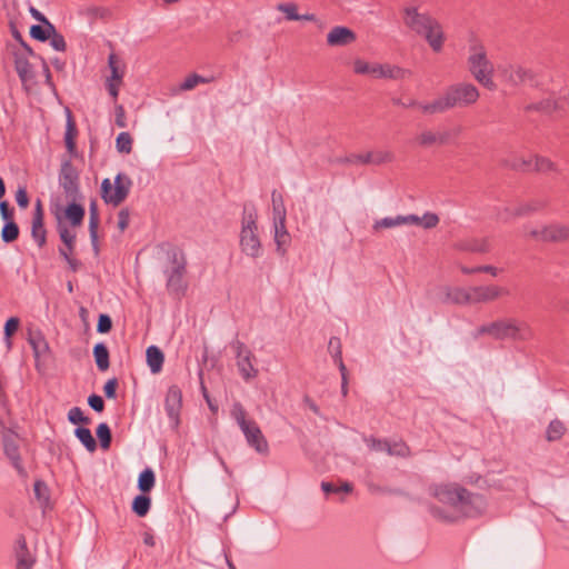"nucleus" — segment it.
I'll return each mask as SVG.
<instances>
[{
  "instance_id": "nucleus-1",
  "label": "nucleus",
  "mask_w": 569,
  "mask_h": 569,
  "mask_svg": "<svg viewBox=\"0 0 569 569\" xmlns=\"http://www.w3.org/2000/svg\"><path fill=\"white\" fill-rule=\"evenodd\" d=\"M428 492L443 507L429 505L428 511L436 520L443 523H456L466 518L483 515L487 501L480 493H475L457 483H433Z\"/></svg>"
},
{
  "instance_id": "nucleus-2",
  "label": "nucleus",
  "mask_w": 569,
  "mask_h": 569,
  "mask_svg": "<svg viewBox=\"0 0 569 569\" xmlns=\"http://www.w3.org/2000/svg\"><path fill=\"white\" fill-rule=\"evenodd\" d=\"M405 26L415 34L423 38L432 51L440 52L446 36L442 24L428 11H420L417 6H407L402 10Z\"/></svg>"
},
{
  "instance_id": "nucleus-3",
  "label": "nucleus",
  "mask_w": 569,
  "mask_h": 569,
  "mask_svg": "<svg viewBox=\"0 0 569 569\" xmlns=\"http://www.w3.org/2000/svg\"><path fill=\"white\" fill-rule=\"evenodd\" d=\"M479 90L472 83L461 82L449 86L443 94L432 102L420 104L425 113H442L453 108H465L477 102Z\"/></svg>"
},
{
  "instance_id": "nucleus-4",
  "label": "nucleus",
  "mask_w": 569,
  "mask_h": 569,
  "mask_svg": "<svg viewBox=\"0 0 569 569\" xmlns=\"http://www.w3.org/2000/svg\"><path fill=\"white\" fill-rule=\"evenodd\" d=\"M239 248L244 256L251 259H258L263 254L258 227V211L252 202H246L243 204L239 232Z\"/></svg>"
},
{
  "instance_id": "nucleus-5",
  "label": "nucleus",
  "mask_w": 569,
  "mask_h": 569,
  "mask_svg": "<svg viewBox=\"0 0 569 569\" xmlns=\"http://www.w3.org/2000/svg\"><path fill=\"white\" fill-rule=\"evenodd\" d=\"M467 62L470 73L480 84L489 90L496 89V83L492 79L493 66L487 57L483 44L477 41L470 44Z\"/></svg>"
},
{
  "instance_id": "nucleus-6",
  "label": "nucleus",
  "mask_w": 569,
  "mask_h": 569,
  "mask_svg": "<svg viewBox=\"0 0 569 569\" xmlns=\"http://www.w3.org/2000/svg\"><path fill=\"white\" fill-rule=\"evenodd\" d=\"M490 337L496 340H526L531 337V330L516 319H499L490 322Z\"/></svg>"
},
{
  "instance_id": "nucleus-7",
  "label": "nucleus",
  "mask_w": 569,
  "mask_h": 569,
  "mask_svg": "<svg viewBox=\"0 0 569 569\" xmlns=\"http://www.w3.org/2000/svg\"><path fill=\"white\" fill-rule=\"evenodd\" d=\"M131 184V179L122 173L117 174L114 186H112L110 179H103L101 182V197L106 203L119 206L128 197Z\"/></svg>"
},
{
  "instance_id": "nucleus-8",
  "label": "nucleus",
  "mask_w": 569,
  "mask_h": 569,
  "mask_svg": "<svg viewBox=\"0 0 569 569\" xmlns=\"http://www.w3.org/2000/svg\"><path fill=\"white\" fill-rule=\"evenodd\" d=\"M58 180L67 198L73 201L80 198V174L70 159L61 162Z\"/></svg>"
},
{
  "instance_id": "nucleus-9",
  "label": "nucleus",
  "mask_w": 569,
  "mask_h": 569,
  "mask_svg": "<svg viewBox=\"0 0 569 569\" xmlns=\"http://www.w3.org/2000/svg\"><path fill=\"white\" fill-rule=\"evenodd\" d=\"M171 262L173 267L167 273V290L170 295L180 297L187 289V284L183 280L187 261L182 254L179 256L174 252L171 257Z\"/></svg>"
},
{
  "instance_id": "nucleus-10",
  "label": "nucleus",
  "mask_w": 569,
  "mask_h": 569,
  "mask_svg": "<svg viewBox=\"0 0 569 569\" xmlns=\"http://www.w3.org/2000/svg\"><path fill=\"white\" fill-rule=\"evenodd\" d=\"M499 72L502 80L513 87L525 83H529L531 86L537 84V79L532 70L518 63L501 66L499 67Z\"/></svg>"
},
{
  "instance_id": "nucleus-11",
  "label": "nucleus",
  "mask_w": 569,
  "mask_h": 569,
  "mask_svg": "<svg viewBox=\"0 0 569 569\" xmlns=\"http://www.w3.org/2000/svg\"><path fill=\"white\" fill-rule=\"evenodd\" d=\"M182 408V391L177 385L168 388L164 398V410L169 418L170 426L177 429L180 425V412Z\"/></svg>"
},
{
  "instance_id": "nucleus-12",
  "label": "nucleus",
  "mask_w": 569,
  "mask_h": 569,
  "mask_svg": "<svg viewBox=\"0 0 569 569\" xmlns=\"http://www.w3.org/2000/svg\"><path fill=\"white\" fill-rule=\"evenodd\" d=\"M247 443L252 447L258 453L267 455L269 452V445L266 437L262 435L261 429L253 420L248 425L240 428Z\"/></svg>"
},
{
  "instance_id": "nucleus-13",
  "label": "nucleus",
  "mask_w": 569,
  "mask_h": 569,
  "mask_svg": "<svg viewBox=\"0 0 569 569\" xmlns=\"http://www.w3.org/2000/svg\"><path fill=\"white\" fill-rule=\"evenodd\" d=\"M509 295V290L496 284L490 286H477L471 288V302L482 303L490 302L498 299L501 296Z\"/></svg>"
},
{
  "instance_id": "nucleus-14",
  "label": "nucleus",
  "mask_w": 569,
  "mask_h": 569,
  "mask_svg": "<svg viewBox=\"0 0 569 569\" xmlns=\"http://www.w3.org/2000/svg\"><path fill=\"white\" fill-rule=\"evenodd\" d=\"M393 159V156L389 151H368L365 153H352L346 158V162L348 163H360V164H382L386 162H390Z\"/></svg>"
},
{
  "instance_id": "nucleus-15",
  "label": "nucleus",
  "mask_w": 569,
  "mask_h": 569,
  "mask_svg": "<svg viewBox=\"0 0 569 569\" xmlns=\"http://www.w3.org/2000/svg\"><path fill=\"white\" fill-rule=\"evenodd\" d=\"M356 33L342 26L333 27L327 34V43L330 47H345L356 40Z\"/></svg>"
},
{
  "instance_id": "nucleus-16",
  "label": "nucleus",
  "mask_w": 569,
  "mask_h": 569,
  "mask_svg": "<svg viewBox=\"0 0 569 569\" xmlns=\"http://www.w3.org/2000/svg\"><path fill=\"white\" fill-rule=\"evenodd\" d=\"M3 451L7 458L10 460L13 468L18 471L19 475L24 476L26 470L23 468L20 452H19V446L14 441V439L10 436L3 437Z\"/></svg>"
},
{
  "instance_id": "nucleus-17",
  "label": "nucleus",
  "mask_w": 569,
  "mask_h": 569,
  "mask_svg": "<svg viewBox=\"0 0 569 569\" xmlns=\"http://www.w3.org/2000/svg\"><path fill=\"white\" fill-rule=\"evenodd\" d=\"M373 78L377 79H403L410 71L389 63H375Z\"/></svg>"
},
{
  "instance_id": "nucleus-18",
  "label": "nucleus",
  "mask_w": 569,
  "mask_h": 569,
  "mask_svg": "<svg viewBox=\"0 0 569 569\" xmlns=\"http://www.w3.org/2000/svg\"><path fill=\"white\" fill-rule=\"evenodd\" d=\"M569 239V226L562 223H550L542 226L543 242H560Z\"/></svg>"
},
{
  "instance_id": "nucleus-19",
  "label": "nucleus",
  "mask_w": 569,
  "mask_h": 569,
  "mask_svg": "<svg viewBox=\"0 0 569 569\" xmlns=\"http://www.w3.org/2000/svg\"><path fill=\"white\" fill-rule=\"evenodd\" d=\"M28 342L32 348L36 359L46 356L50 351L49 343L42 331L39 329H30L28 331Z\"/></svg>"
},
{
  "instance_id": "nucleus-20",
  "label": "nucleus",
  "mask_w": 569,
  "mask_h": 569,
  "mask_svg": "<svg viewBox=\"0 0 569 569\" xmlns=\"http://www.w3.org/2000/svg\"><path fill=\"white\" fill-rule=\"evenodd\" d=\"M14 58V69L21 80V82L26 83L33 79L34 73L31 63L29 62L27 56L21 53L19 50L13 51Z\"/></svg>"
},
{
  "instance_id": "nucleus-21",
  "label": "nucleus",
  "mask_w": 569,
  "mask_h": 569,
  "mask_svg": "<svg viewBox=\"0 0 569 569\" xmlns=\"http://www.w3.org/2000/svg\"><path fill=\"white\" fill-rule=\"evenodd\" d=\"M254 356L251 351H246L243 357L237 359V367L244 381H249L258 376V369L253 365Z\"/></svg>"
},
{
  "instance_id": "nucleus-22",
  "label": "nucleus",
  "mask_w": 569,
  "mask_h": 569,
  "mask_svg": "<svg viewBox=\"0 0 569 569\" xmlns=\"http://www.w3.org/2000/svg\"><path fill=\"white\" fill-rule=\"evenodd\" d=\"M100 218L97 203L92 201L89 207V234L92 249L96 254L99 253L98 227Z\"/></svg>"
},
{
  "instance_id": "nucleus-23",
  "label": "nucleus",
  "mask_w": 569,
  "mask_h": 569,
  "mask_svg": "<svg viewBox=\"0 0 569 569\" xmlns=\"http://www.w3.org/2000/svg\"><path fill=\"white\" fill-rule=\"evenodd\" d=\"M273 231H274V242L277 246V251L280 254H284L286 246L290 242V234L286 227V219L273 220Z\"/></svg>"
},
{
  "instance_id": "nucleus-24",
  "label": "nucleus",
  "mask_w": 569,
  "mask_h": 569,
  "mask_svg": "<svg viewBox=\"0 0 569 569\" xmlns=\"http://www.w3.org/2000/svg\"><path fill=\"white\" fill-rule=\"evenodd\" d=\"M457 248L461 251L485 253L490 250V242L488 238H471L459 241Z\"/></svg>"
},
{
  "instance_id": "nucleus-25",
  "label": "nucleus",
  "mask_w": 569,
  "mask_h": 569,
  "mask_svg": "<svg viewBox=\"0 0 569 569\" xmlns=\"http://www.w3.org/2000/svg\"><path fill=\"white\" fill-rule=\"evenodd\" d=\"M19 546L16 551L17 566L16 569H32L34 558L30 553L24 538H20Z\"/></svg>"
},
{
  "instance_id": "nucleus-26",
  "label": "nucleus",
  "mask_w": 569,
  "mask_h": 569,
  "mask_svg": "<svg viewBox=\"0 0 569 569\" xmlns=\"http://www.w3.org/2000/svg\"><path fill=\"white\" fill-rule=\"evenodd\" d=\"M445 302L455 305H468L471 302V288L466 290L459 287H447Z\"/></svg>"
},
{
  "instance_id": "nucleus-27",
  "label": "nucleus",
  "mask_w": 569,
  "mask_h": 569,
  "mask_svg": "<svg viewBox=\"0 0 569 569\" xmlns=\"http://www.w3.org/2000/svg\"><path fill=\"white\" fill-rule=\"evenodd\" d=\"M78 13L90 23H93L99 19L103 20L110 17V10L101 6H83L79 9Z\"/></svg>"
},
{
  "instance_id": "nucleus-28",
  "label": "nucleus",
  "mask_w": 569,
  "mask_h": 569,
  "mask_svg": "<svg viewBox=\"0 0 569 569\" xmlns=\"http://www.w3.org/2000/svg\"><path fill=\"white\" fill-rule=\"evenodd\" d=\"M147 363L152 373H158L163 366L164 356L163 352L157 346H150L147 348Z\"/></svg>"
},
{
  "instance_id": "nucleus-29",
  "label": "nucleus",
  "mask_w": 569,
  "mask_h": 569,
  "mask_svg": "<svg viewBox=\"0 0 569 569\" xmlns=\"http://www.w3.org/2000/svg\"><path fill=\"white\" fill-rule=\"evenodd\" d=\"M547 202L541 199L531 200L529 202L520 203L515 207V211L512 212L513 217H527L535 212L540 211L546 207Z\"/></svg>"
},
{
  "instance_id": "nucleus-30",
  "label": "nucleus",
  "mask_w": 569,
  "mask_h": 569,
  "mask_svg": "<svg viewBox=\"0 0 569 569\" xmlns=\"http://www.w3.org/2000/svg\"><path fill=\"white\" fill-rule=\"evenodd\" d=\"M76 136H77V128L76 123L72 119L71 112L67 110V124H66V132H64V143L67 150L73 154L76 152Z\"/></svg>"
},
{
  "instance_id": "nucleus-31",
  "label": "nucleus",
  "mask_w": 569,
  "mask_h": 569,
  "mask_svg": "<svg viewBox=\"0 0 569 569\" xmlns=\"http://www.w3.org/2000/svg\"><path fill=\"white\" fill-rule=\"evenodd\" d=\"M557 108H558L557 102L553 99H551V98H547V99H543V100H541L539 102H532V103L526 104L523 107V110L527 113H529V112H540V113H545V114H550Z\"/></svg>"
},
{
  "instance_id": "nucleus-32",
  "label": "nucleus",
  "mask_w": 569,
  "mask_h": 569,
  "mask_svg": "<svg viewBox=\"0 0 569 569\" xmlns=\"http://www.w3.org/2000/svg\"><path fill=\"white\" fill-rule=\"evenodd\" d=\"M93 357L100 371H106L110 366L109 350L103 342H98L93 347Z\"/></svg>"
},
{
  "instance_id": "nucleus-33",
  "label": "nucleus",
  "mask_w": 569,
  "mask_h": 569,
  "mask_svg": "<svg viewBox=\"0 0 569 569\" xmlns=\"http://www.w3.org/2000/svg\"><path fill=\"white\" fill-rule=\"evenodd\" d=\"M64 214L73 227H78L82 223L86 211L81 204L72 200V202L67 206Z\"/></svg>"
},
{
  "instance_id": "nucleus-34",
  "label": "nucleus",
  "mask_w": 569,
  "mask_h": 569,
  "mask_svg": "<svg viewBox=\"0 0 569 569\" xmlns=\"http://www.w3.org/2000/svg\"><path fill=\"white\" fill-rule=\"evenodd\" d=\"M54 26L49 21L42 24H32L30 28V37L34 40L44 42L54 33Z\"/></svg>"
},
{
  "instance_id": "nucleus-35",
  "label": "nucleus",
  "mask_w": 569,
  "mask_h": 569,
  "mask_svg": "<svg viewBox=\"0 0 569 569\" xmlns=\"http://www.w3.org/2000/svg\"><path fill=\"white\" fill-rule=\"evenodd\" d=\"M74 436L89 452L96 451L97 442H96L90 429H88L86 427H78L74 430Z\"/></svg>"
},
{
  "instance_id": "nucleus-36",
  "label": "nucleus",
  "mask_w": 569,
  "mask_h": 569,
  "mask_svg": "<svg viewBox=\"0 0 569 569\" xmlns=\"http://www.w3.org/2000/svg\"><path fill=\"white\" fill-rule=\"evenodd\" d=\"M150 507H151V499L149 496L144 495L143 492L141 495L136 496L132 501V505H131L132 511L138 517H144L149 512Z\"/></svg>"
},
{
  "instance_id": "nucleus-37",
  "label": "nucleus",
  "mask_w": 569,
  "mask_h": 569,
  "mask_svg": "<svg viewBox=\"0 0 569 569\" xmlns=\"http://www.w3.org/2000/svg\"><path fill=\"white\" fill-rule=\"evenodd\" d=\"M156 482V476L151 468H146L142 470L138 478V489L146 493L149 492L153 487Z\"/></svg>"
},
{
  "instance_id": "nucleus-38",
  "label": "nucleus",
  "mask_w": 569,
  "mask_h": 569,
  "mask_svg": "<svg viewBox=\"0 0 569 569\" xmlns=\"http://www.w3.org/2000/svg\"><path fill=\"white\" fill-rule=\"evenodd\" d=\"M272 201V214L273 220H280L287 218V210L284 207L283 198L277 190H273L271 193Z\"/></svg>"
},
{
  "instance_id": "nucleus-39",
  "label": "nucleus",
  "mask_w": 569,
  "mask_h": 569,
  "mask_svg": "<svg viewBox=\"0 0 569 569\" xmlns=\"http://www.w3.org/2000/svg\"><path fill=\"white\" fill-rule=\"evenodd\" d=\"M31 237L37 242L39 248H42L44 246L47 239V231L44 229L43 221L39 220V218L32 219Z\"/></svg>"
},
{
  "instance_id": "nucleus-40",
  "label": "nucleus",
  "mask_w": 569,
  "mask_h": 569,
  "mask_svg": "<svg viewBox=\"0 0 569 569\" xmlns=\"http://www.w3.org/2000/svg\"><path fill=\"white\" fill-rule=\"evenodd\" d=\"M333 343H337V352L333 355V360L338 365L339 371L341 373V380L348 379V371L347 367L342 360V351H341V343L340 339L337 337H332L329 340V348L333 347Z\"/></svg>"
},
{
  "instance_id": "nucleus-41",
  "label": "nucleus",
  "mask_w": 569,
  "mask_h": 569,
  "mask_svg": "<svg viewBox=\"0 0 569 569\" xmlns=\"http://www.w3.org/2000/svg\"><path fill=\"white\" fill-rule=\"evenodd\" d=\"M387 453L389 456L407 458L411 456V450L410 447L403 440H398L393 441L392 443L389 442Z\"/></svg>"
},
{
  "instance_id": "nucleus-42",
  "label": "nucleus",
  "mask_w": 569,
  "mask_h": 569,
  "mask_svg": "<svg viewBox=\"0 0 569 569\" xmlns=\"http://www.w3.org/2000/svg\"><path fill=\"white\" fill-rule=\"evenodd\" d=\"M565 430V425L560 420L555 419L547 427L546 438L548 441H557L563 436Z\"/></svg>"
},
{
  "instance_id": "nucleus-43",
  "label": "nucleus",
  "mask_w": 569,
  "mask_h": 569,
  "mask_svg": "<svg viewBox=\"0 0 569 569\" xmlns=\"http://www.w3.org/2000/svg\"><path fill=\"white\" fill-rule=\"evenodd\" d=\"M96 435L99 439L100 447L104 450L109 449L110 445H111L112 436H111L110 427L108 426L107 422H101L98 425Z\"/></svg>"
},
{
  "instance_id": "nucleus-44",
  "label": "nucleus",
  "mask_w": 569,
  "mask_h": 569,
  "mask_svg": "<svg viewBox=\"0 0 569 569\" xmlns=\"http://www.w3.org/2000/svg\"><path fill=\"white\" fill-rule=\"evenodd\" d=\"M132 142L131 134L127 131H122L116 139V148L119 152L128 154L132 151Z\"/></svg>"
},
{
  "instance_id": "nucleus-45",
  "label": "nucleus",
  "mask_w": 569,
  "mask_h": 569,
  "mask_svg": "<svg viewBox=\"0 0 569 569\" xmlns=\"http://www.w3.org/2000/svg\"><path fill=\"white\" fill-rule=\"evenodd\" d=\"M210 81V78H204L198 73H192L180 83L179 88L182 91H188L192 90L196 86L200 83H209Z\"/></svg>"
},
{
  "instance_id": "nucleus-46",
  "label": "nucleus",
  "mask_w": 569,
  "mask_h": 569,
  "mask_svg": "<svg viewBox=\"0 0 569 569\" xmlns=\"http://www.w3.org/2000/svg\"><path fill=\"white\" fill-rule=\"evenodd\" d=\"M19 236V227L14 221H8L4 223L1 230V239L6 243L14 241Z\"/></svg>"
},
{
  "instance_id": "nucleus-47",
  "label": "nucleus",
  "mask_w": 569,
  "mask_h": 569,
  "mask_svg": "<svg viewBox=\"0 0 569 569\" xmlns=\"http://www.w3.org/2000/svg\"><path fill=\"white\" fill-rule=\"evenodd\" d=\"M58 232L63 244L69 249V251H73L76 233L70 231L66 226L61 223L58 224Z\"/></svg>"
},
{
  "instance_id": "nucleus-48",
  "label": "nucleus",
  "mask_w": 569,
  "mask_h": 569,
  "mask_svg": "<svg viewBox=\"0 0 569 569\" xmlns=\"http://www.w3.org/2000/svg\"><path fill=\"white\" fill-rule=\"evenodd\" d=\"M231 417L236 420L239 428L248 425L252 420L247 419V412L240 402H234L231 409Z\"/></svg>"
},
{
  "instance_id": "nucleus-49",
  "label": "nucleus",
  "mask_w": 569,
  "mask_h": 569,
  "mask_svg": "<svg viewBox=\"0 0 569 569\" xmlns=\"http://www.w3.org/2000/svg\"><path fill=\"white\" fill-rule=\"evenodd\" d=\"M33 492L41 506H47L49 502V490L44 481L37 480L33 485Z\"/></svg>"
},
{
  "instance_id": "nucleus-50",
  "label": "nucleus",
  "mask_w": 569,
  "mask_h": 569,
  "mask_svg": "<svg viewBox=\"0 0 569 569\" xmlns=\"http://www.w3.org/2000/svg\"><path fill=\"white\" fill-rule=\"evenodd\" d=\"M399 226H402L401 214L396 217H385L380 220H376L372 228L373 230L378 231L382 228H395Z\"/></svg>"
},
{
  "instance_id": "nucleus-51",
  "label": "nucleus",
  "mask_w": 569,
  "mask_h": 569,
  "mask_svg": "<svg viewBox=\"0 0 569 569\" xmlns=\"http://www.w3.org/2000/svg\"><path fill=\"white\" fill-rule=\"evenodd\" d=\"M297 4L293 2L279 3L277 10L286 14V19L290 21L300 20V14L297 12Z\"/></svg>"
},
{
  "instance_id": "nucleus-52",
  "label": "nucleus",
  "mask_w": 569,
  "mask_h": 569,
  "mask_svg": "<svg viewBox=\"0 0 569 569\" xmlns=\"http://www.w3.org/2000/svg\"><path fill=\"white\" fill-rule=\"evenodd\" d=\"M108 66L111 71V76L107 80H111L118 83L122 82L123 72H121L117 66V56L110 53L108 57Z\"/></svg>"
},
{
  "instance_id": "nucleus-53",
  "label": "nucleus",
  "mask_w": 569,
  "mask_h": 569,
  "mask_svg": "<svg viewBox=\"0 0 569 569\" xmlns=\"http://www.w3.org/2000/svg\"><path fill=\"white\" fill-rule=\"evenodd\" d=\"M68 420L73 425H89L90 418L83 415V411L79 407H73L68 412Z\"/></svg>"
},
{
  "instance_id": "nucleus-54",
  "label": "nucleus",
  "mask_w": 569,
  "mask_h": 569,
  "mask_svg": "<svg viewBox=\"0 0 569 569\" xmlns=\"http://www.w3.org/2000/svg\"><path fill=\"white\" fill-rule=\"evenodd\" d=\"M375 63H369L362 59L353 61V72L356 74H370L373 77Z\"/></svg>"
},
{
  "instance_id": "nucleus-55",
  "label": "nucleus",
  "mask_w": 569,
  "mask_h": 569,
  "mask_svg": "<svg viewBox=\"0 0 569 569\" xmlns=\"http://www.w3.org/2000/svg\"><path fill=\"white\" fill-rule=\"evenodd\" d=\"M20 320L17 317L9 318L4 323V338L7 340V345L11 346V336L18 330Z\"/></svg>"
},
{
  "instance_id": "nucleus-56",
  "label": "nucleus",
  "mask_w": 569,
  "mask_h": 569,
  "mask_svg": "<svg viewBox=\"0 0 569 569\" xmlns=\"http://www.w3.org/2000/svg\"><path fill=\"white\" fill-rule=\"evenodd\" d=\"M365 442L367 443L369 449H371L373 451H386L387 452L388 445H389L388 440H386V439H378V438H375L372 436L368 437V438H365Z\"/></svg>"
},
{
  "instance_id": "nucleus-57",
  "label": "nucleus",
  "mask_w": 569,
  "mask_h": 569,
  "mask_svg": "<svg viewBox=\"0 0 569 569\" xmlns=\"http://www.w3.org/2000/svg\"><path fill=\"white\" fill-rule=\"evenodd\" d=\"M437 132L426 130L417 137V142L421 147H430L437 143Z\"/></svg>"
},
{
  "instance_id": "nucleus-58",
  "label": "nucleus",
  "mask_w": 569,
  "mask_h": 569,
  "mask_svg": "<svg viewBox=\"0 0 569 569\" xmlns=\"http://www.w3.org/2000/svg\"><path fill=\"white\" fill-rule=\"evenodd\" d=\"M513 211H515V208L496 207L495 208V217L499 221L509 222L510 220L516 218V217L512 216Z\"/></svg>"
},
{
  "instance_id": "nucleus-59",
  "label": "nucleus",
  "mask_w": 569,
  "mask_h": 569,
  "mask_svg": "<svg viewBox=\"0 0 569 569\" xmlns=\"http://www.w3.org/2000/svg\"><path fill=\"white\" fill-rule=\"evenodd\" d=\"M50 40V46L57 50V51H66L67 49V43H66V40H64V37L57 32V29L54 28V33L52 36H50L49 38Z\"/></svg>"
},
{
  "instance_id": "nucleus-60",
  "label": "nucleus",
  "mask_w": 569,
  "mask_h": 569,
  "mask_svg": "<svg viewBox=\"0 0 569 569\" xmlns=\"http://www.w3.org/2000/svg\"><path fill=\"white\" fill-rule=\"evenodd\" d=\"M438 223L439 217L433 212H426L422 217H420V226L425 229H432L437 227Z\"/></svg>"
},
{
  "instance_id": "nucleus-61",
  "label": "nucleus",
  "mask_w": 569,
  "mask_h": 569,
  "mask_svg": "<svg viewBox=\"0 0 569 569\" xmlns=\"http://www.w3.org/2000/svg\"><path fill=\"white\" fill-rule=\"evenodd\" d=\"M112 328V320L109 315L101 313L98 318L97 331L99 333H108Z\"/></svg>"
},
{
  "instance_id": "nucleus-62",
  "label": "nucleus",
  "mask_w": 569,
  "mask_h": 569,
  "mask_svg": "<svg viewBox=\"0 0 569 569\" xmlns=\"http://www.w3.org/2000/svg\"><path fill=\"white\" fill-rule=\"evenodd\" d=\"M535 168L537 171L547 172L552 171L555 169V164L548 158L537 157Z\"/></svg>"
},
{
  "instance_id": "nucleus-63",
  "label": "nucleus",
  "mask_w": 569,
  "mask_h": 569,
  "mask_svg": "<svg viewBox=\"0 0 569 569\" xmlns=\"http://www.w3.org/2000/svg\"><path fill=\"white\" fill-rule=\"evenodd\" d=\"M88 405L91 407L92 410L97 412H101L104 409L103 399L96 393H92L88 397Z\"/></svg>"
},
{
  "instance_id": "nucleus-64",
  "label": "nucleus",
  "mask_w": 569,
  "mask_h": 569,
  "mask_svg": "<svg viewBox=\"0 0 569 569\" xmlns=\"http://www.w3.org/2000/svg\"><path fill=\"white\" fill-rule=\"evenodd\" d=\"M130 222V212L127 208L121 209L118 213V228L120 231H124Z\"/></svg>"
}]
</instances>
